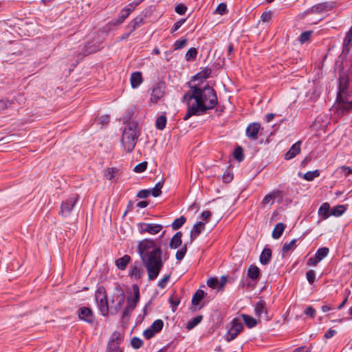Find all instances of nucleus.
Returning <instances> with one entry per match:
<instances>
[{"label": "nucleus", "mask_w": 352, "mask_h": 352, "mask_svg": "<svg viewBox=\"0 0 352 352\" xmlns=\"http://www.w3.org/2000/svg\"><path fill=\"white\" fill-rule=\"evenodd\" d=\"M183 100L188 106L187 113L184 117V120H187L192 116H199L213 109L217 103V96L210 86L204 88L194 86L191 87V91L184 95Z\"/></svg>", "instance_id": "obj_1"}, {"label": "nucleus", "mask_w": 352, "mask_h": 352, "mask_svg": "<svg viewBox=\"0 0 352 352\" xmlns=\"http://www.w3.org/2000/svg\"><path fill=\"white\" fill-rule=\"evenodd\" d=\"M138 252L147 271L148 280H155L164 266L162 249L154 240L144 239L138 243Z\"/></svg>", "instance_id": "obj_2"}, {"label": "nucleus", "mask_w": 352, "mask_h": 352, "mask_svg": "<svg viewBox=\"0 0 352 352\" xmlns=\"http://www.w3.org/2000/svg\"><path fill=\"white\" fill-rule=\"evenodd\" d=\"M139 133L138 125L135 122H129L124 127L122 133L121 142L125 150L130 153L133 151Z\"/></svg>", "instance_id": "obj_3"}, {"label": "nucleus", "mask_w": 352, "mask_h": 352, "mask_svg": "<svg viewBox=\"0 0 352 352\" xmlns=\"http://www.w3.org/2000/svg\"><path fill=\"white\" fill-rule=\"evenodd\" d=\"M95 300L102 316H107L109 305L107 302V292L104 287L100 286L95 293Z\"/></svg>", "instance_id": "obj_4"}, {"label": "nucleus", "mask_w": 352, "mask_h": 352, "mask_svg": "<svg viewBox=\"0 0 352 352\" xmlns=\"http://www.w3.org/2000/svg\"><path fill=\"white\" fill-rule=\"evenodd\" d=\"M79 196L77 195H72L68 199L62 201L60 204V209L59 211V214L63 217H67L70 216L72 210H74L75 206L78 201Z\"/></svg>", "instance_id": "obj_5"}, {"label": "nucleus", "mask_w": 352, "mask_h": 352, "mask_svg": "<svg viewBox=\"0 0 352 352\" xmlns=\"http://www.w3.org/2000/svg\"><path fill=\"white\" fill-rule=\"evenodd\" d=\"M123 340L122 334L118 331H114L109 340L106 352H122L120 344Z\"/></svg>", "instance_id": "obj_6"}, {"label": "nucleus", "mask_w": 352, "mask_h": 352, "mask_svg": "<svg viewBox=\"0 0 352 352\" xmlns=\"http://www.w3.org/2000/svg\"><path fill=\"white\" fill-rule=\"evenodd\" d=\"M283 192L279 190H274L267 195H266L261 202L262 208L270 207L273 205L274 200L278 199V202L280 204L283 201Z\"/></svg>", "instance_id": "obj_7"}, {"label": "nucleus", "mask_w": 352, "mask_h": 352, "mask_svg": "<svg viewBox=\"0 0 352 352\" xmlns=\"http://www.w3.org/2000/svg\"><path fill=\"white\" fill-rule=\"evenodd\" d=\"M231 327L225 336V339L227 342H230L234 340L243 329V324L237 318L233 319L231 322Z\"/></svg>", "instance_id": "obj_8"}, {"label": "nucleus", "mask_w": 352, "mask_h": 352, "mask_svg": "<svg viewBox=\"0 0 352 352\" xmlns=\"http://www.w3.org/2000/svg\"><path fill=\"white\" fill-rule=\"evenodd\" d=\"M163 228L161 224L140 223L138 224L139 232L142 234L148 233L154 235L159 233Z\"/></svg>", "instance_id": "obj_9"}, {"label": "nucleus", "mask_w": 352, "mask_h": 352, "mask_svg": "<svg viewBox=\"0 0 352 352\" xmlns=\"http://www.w3.org/2000/svg\"><path fill=\"white\" fill-rule=\"evenodd\" d=\"M334 7L333 3L323 2L313 6L306 12L299 14L300 18H303L309 13H321L331 10Z\"/></svg>", "instance_id": "obj_10"}, {"label": "nucleus", "mask_w": 352, "mask_h": 352, "mask_svg": "<svg viewBox=\"0 0 352 352\" xmlns=\"http://www.w3.org/2000/svg\"><path fill=\"white\" fill-rule=\"evenodd\" d=\"M165 85L164 83L155 85L151 91L150 102L156 104L164 95Z\"/></svg>", "instance_id": "obj_11"}, {"label": "nucleus", "mask_w": 352, "mask_h": 352, "mask_svg": "<svg viewBox=\"0 0 352 352\" xmlns=\"http://www.w3.org/2000/svg\"><path fill=\"white\" fill-rule=\"evenodd\" d=\"M144 270L138 261L134 262L131 266L129 275L131 278L138 280L144 275Z\"/></svg>", "instance_id": "obj_12"}, {"label": "nucleus", "mask_w": 352, "mask_h": 352, "mask_svg": "<svg viewBox=\"0 0 352 352\" xmlns=\"http://www.w3.org/2000/svg\"><path fill=\"white\" fill-rule=\"evenodd\" d=\"M261 129V124L257 122L250 124L246 129V135L248 138L256 140L258 138V133Z\"/></svg>", "instance_id": "obj_13"}, {"label": "nucleus", "mask_w": 352, "mask_h": 352, "mask_svg": "<svg viewBox=\"0 0 352 352\" xmlns=\"http://www.w3.org/2000/svg\"><path fill=\"white\" fill-rule=\"evenodd\" d=\"M109 120L110 118L108 115L98 116L94 119L91 126L96 131H98L103 126H107L109 124Z\"/></svg>", "instance_id": "obj_14"}, {"label": "nucleus", "mask_w": 352, "mask_h": 352, "mask_svg": "<svg viewBox=\"0 0 352 352\" xmlns=\"http://www.w3.org/2000/svg\"><path fill=\"white\" fill-rule=\"evenodd\" d=\"M144 18L145 16L142 14L137 16L129 23L126 28L129 30V34H131L138 28L144 23Z\"/></svg>", "instance_id": "obj_15"}, {"label": "nucleus", "mask_w": 352, "mask_h": 352, "mask_svg": "<svg viewBox=\"0 0 352 352\" xmlns=\"http://www.w3.org/2000/svg\"><path fill=\"white\" fill-rule=\"evenodd\" d=\"M255 314L258 317L267 318V308L265 302L263 300H260L256 302L254 307Z\"/></svg>", "instance_id": "obj_16"}, {"label": "nucleus", "mask_w": 352, "mask_h": 352, "mask_svg": "<svg viewBox=\"0 0 352 352\" xmlns=\"http://www.w3.org/2000/svg\"><path fill=\"white\" fill-rule=\"evenodd\" d=\"M300 141H298L294 144L290 149L285 153V159L289 160L296 156L300 152Z\"/></svg>", "instance_id": "obj_17"}, {"label": "nucleus", "mask_w": 352, "mask_h": 352, "mask_svg": "<svg viewBox=\"0 0 352 352\" xmlns=\"http://www.w3.org/2000/svg\"><path fill=\"white\" fill-rule=\"evenodd\" d=\"M142 76L140 72H133L130 77V82L132 88H138L142 82Z\"/></svg>", "instance_id": "obj_18"}, {"label": "nucleus", "mask_w": 352, "mask_h": 352, "mask_svg": "<svg viewBox=\"0 0 352 352\" xmlns=\"http://www.w3.org/2000/svg\"><path fill=\"white\" fill-rule=\"evenodd\" d=\"M205 229V223L199 221L194 225L190 232V241H192Z\"/></svg>", "instance_id": "obj_19"}, {"label": "nucleus", "mask_w": 352, "mask_h": 352, "mask_svg": "<svg viewBox=\"0 0 352 352\" xmlns=\"http://www.w3.org/2000/svg\"><path fill=\"white\" fill-rule=\"evenodd\" d=\"M131 261L129 255H124L117 259L115 262L116 267L120 270H124Z\"/></svg>", "instance_id": "obj_20"}, {"label": "nucleus", "mask_w": 352, "mask_h": 352, "mask_svg": "<svg viewBox=\"0 0 352 352\" xmlns=\"http://www.w3.org/2000/svg\"><path fill=\"white\" fill-rule=\"evenodd\" d=\"M272 258V251L270 248H264L260 256V262L263 265H267Z\"/></svg>", "instance_id": "obj_21"}, {"label": "nucleus", "mask_w": 352, "mask_h": 352, "mask_svg": "<svg viewBox=\"0 0 352 352\" xmlns=\"http://www.w3.org/2000/svg\"><path fill=\"white\" fill-rule=\"evenodd\" d=\"M182 233L177 232L171 239L170 242V247L173 249H176L182 245Z\"/></svg>", "instance_id": "obj_22"}, {"label": "nucleus", "mask_w": 352, "mask_h": 352, "mask_svg": "<svg viewBox=\"0 0 352 352\" xmlns=\"http://www.w3.org/2000/svg\"><path fill=\"white\" fill-rule=\"evenodd\" d=\"M248 276L252 280H256L258 278L260 275L259 268L254 265H251L248 269Z\"/></svg>", "instance_id": "obj_23"}, {"label": "nucleus", "mask_w": 352, "mask_h": 352, "mask_svg": "<svg viewBox=\"0 0 352 352\" xmlns=\"http://www.w3.org/2000/svg\"><path fill=\"white\" fill-rule=\"evenodd\" d=\"M285 228V225L283 223H278L272 231V237L274 239H279L283 234Z\"/></svg>", "instance_id": "obj_24"}, {"label": "nucleus", "mask_w": 352, "mask_h": 352, "mask_svg": "<svg viewBox=\"0 0 352 352\" xmlns=\"http://www.w3.org/2000/svg\"><path fill=\"white\" fill-rule=\"evenodd\" d=\"M113 298H116V300H117V302H118L117 305L114 307L112 305H111L110 307L111 308L113 307L115 311L117 312L122 307V305L124 302L125 296H124V293H120V294H117L114 295Z\"/></svg>", "instance_id": "obj_25"}, {"label": "nucleus", "mask_w": 352, "mask_h": 352, "mask_svg": "<svg viewBox=\"0 0 352 352\" xmlns=\"http://www.w3.org/2000/svg\"><path fill=\"white\" fill-rule=\"evenodd\" d=\"M164 181H160L157 182L155 186L151 189H148L150 190L151 195H152L153 197H157L160 195L162 191L161 189L163 186Z\"/></svg>", "instance_id": "obj_26"}, {"label": "nucleus", "mask_w": 352, "mask_h": 352, "mask_svg": "<svg viewBox=\"0 0 352 352\" xmlns=\"http://www.w3.org/2000/svg\"><path fill=\"white\" fill-rule=\"evenodd\" d=\"M118 172V169L113 167H109L106 169L104 173V176L108 180L114 179L116 174Z\"/></svg>", "instance_id": "obj_27"}, {"label": "nucleus", "mask_w": 352, "mask_h": 352, "mask_svg": "<svg viewBox=\"0 0 352 352\" xmlns=\"http://www.w3.org/2000/svg\"><path fill=\"white\" fill-rule=\"evenodd\" d=\"M204 296V292L201 289H198L193 295L192 298V304L193 305H198L200 301Z\"/></svg>", "instance_id": "obj_28"}, {"label": "nucleus", "mask_w": 352, "mask_h": 352, "mask_svg": "<svg viewBox=\"0 0 352 352\" xmlns=\"http://www.w3.org/2000/svg\"><path fill=\"white\" fill-rule=\"evenodd\" d=\"M241 317L245 322V324L249 327L252 328L256 325L257 322L255 318L253 317L247 315V314H242Z\"/></svg>", "instance_id": "obj_29"}, {"label": "nucleus", "mask_w": 352, "mask_h": 352, "mask_svg": "<svg viewBox=\"0 0 352 352\" xmlns=\"http://www.w3.org/2000/svg\"><path fill=\"white\" fill-rule=\"evenodd\" d=\"M329 204L327 202L325 203H323L319 210H318V214L321 216L323 217L324 219H327L329 217Z\"/></svg>", "instance_id": "obj_30"}, {"label": "nucleus", "mask_w": 352, "mask_h": 352, "mask_svg": "<svg viewBox=\"0 0 352 352\" xmlns=\"http://www.w3.org/2000/svg\"><path fill=\"white\" fill-rule=\"evenodd\" d=\"M166 124V117L164 115H161L157 117L155 122L156 128L159 130H163Z\"/></svg>", "instance_id": "obj_31"}, {"label": "nucleus", "mask_w": 352, "mask_h": 352, "mask_svg": "<svg viewBox=\"0 0 352 352\" xmlns=\"http://www.w3.org/2000/svg\"><path fill=\"white\" fill-rule=\"evenodd\" d=\"M197 55V50L195 47L190 48L185 54V58L187 61L194 60Z\"/></svg>", "instance_id": "obj_32"}, {"label": "nucleus", "mask_w": 352, "mask_h": 352, "mask_svg": "<svg viewBox=\"0 0 352 352\" xmlns=\"http://www.w3.org/2000/svg\"><path fill=\"white\" fill-rule=\"evenodd\" d=\"M352 41V26L351 27L350 30L346 32V36L344 39L343 42V50H348V46Z\"/></svg>", "instance_id": "obj_33"}, {"label": "nucleus", "mask_w": 352, "mask_h": 352, "mask_svg": "<svg viewBox=\"0 0 352 352\" xmlns=\"http://www.w3.org/2000/svg\"><path fill=\"white\" fill-rule=\"evenodd\" d=\"M186 222V218L184 216H181L179 218H177L174 220L172 223L171 226L173 230H177L180 228Z\"/></svg>", "instance_id": "obj_34"}, {"label": "nucleus", "mask_w": 352, "mask_h": 352, "mask_svg": "<svg viewBox=\"0 0 352 352\" xmlns=\"http://www.w3.org/2000/svg\"><path fill=\"white\" fill-rule=\"evenodd\" d=\"M210 74L211 69L205 68L195 76V79H206L210 76Z\"/></svg>", "instance_id": "obj_35"}, {"label": "nucleus", "mask_w": 352, "mask_h": 352, "mask_svg": "<svg viewBox=\"0 0 352 352\" xmlns=\"http://www.w3.org/2000/svg\"><path fill=\"white\" fill-rule=\"evenodd\" d=\"M202 316H197L194 318L192 320L189 321L186 325L188 329H192L197 326L202 320Z\"/></svg>", "instance_id": "obj_36"}, {"label": "nucleus", "mask_w": 352, "mask_h": 352, "mask_svg": "<svg viewBox=\"0 0 352 352\" xmlns=\"http://www.w3.org/2000/svg\"><path fill=\"white\" fill-rule=\"evenodd\" d=\"M328 253L329 249L327 248H320L316 251L315 255L319 258V260L322 261L327 256Z\"/></svg>", "instance_id": "obj_37"}, {"label": "nucleus", "mask_w": 352, "mask_h": 352, "mask_svg": "<svg viewBox=\"0 0 352 352\" xmlns=\"http://www.w3.org/2000/svg\"><path fill=\"white\" fill-rule=\"evenodd\" d=\"M320 173L318 170L314 171H308L304 175V179L307 181H312L314 178L318 177Z\"/></svg>", "instance_id": "obj_38"}, {"label": "nucleus", "mask_w": 352, "mask_h": 352, "mask_svg": "<svg viewBox=\"0 0 352 352\" xmlns=\"http://www.w3.org/2000/svg\"><path fill=\"white\" fill-rule=\"evenodd\" d=\"M346 210V208L343 205H338L336 206L332 210V214L336 217L342 215Z\"/></svg>", "instance_id": "obj_39"}, {"label": "nucleus", "mask_w": 352, "mask_h": 352, "mask_svg": "<svg viewBox=\"0 0 352 352\" xmlns=\"http://www.w3.org/2000/svg\"><path fill=\"white\" fill-rule=\"evenodd\" d=\"M164 322L162 320H156L153 322L151 327L153 329L155 333L159 332L163 327Z\"/></svg>", "instance_id": "obj_40"}, {"label": "nucleus", "mask_w": 352, "mask_h": 352, "mask_svg": "<svg viewBox=\"0 0 352 352\" xmlns=\"http://www.w3.org/2000/svg\"><path fill=\"white\" fill-rule=\"evenodd\" d=\"M296 239H293L289 243H285L283 246V248H282V251L283 253H287L288 252L289 250H291L295 245L296 243Z\"/></svg>", "instance_id": "obj_41"}, {"label": "nucleus", "mask_w": 352, "mask_h": 352, "mask_svg": "<svg viewBox=\"0 0 352 352\" xmlns=\"http://www.w3.org/2000/svg\"><path fill=\"white\" fill-rule=\"evenodd\" d=\"M129 14L130 13L125 8H123L120 11L118 18L117 19L118 23H122L125 20V19H126L129 16Z\"/></svg>", "instance_id": "obj_42"}, {"label": "nucleus", "mask_w": 352, "mask_h": 352, "mask_svg": "<svg viewBox=\"0 0 352 352\" xmlns=\"http://www.w3.org/2000/svg\"><path fill=\"white\" fill-rule=\"evenodd\" d=\"M131 344L133 348L138 349L142 346L143 342L139 338L133 337L131 340Z\"/></svg>", "instance_id": "obj_43"}, {"label": "nucleus", "mask_w": 352, "mask_h": 352, "mask_svg": "<svg viewBox=\"0 0 352 352\" xmlns=\"http://www.w3.org/2000/svg\"><path fill=\"white\" fill-rule=\"evenodd\" d=\"M187 43V39L184 38L181 40H177L173 45L175 50L182 49Z\"/></svg>", "instance_id": "obj_44"}, {"label": "nucleus", "mask_w": 352, "mask_h": 352, "mask_svg": "<svg viewBox=\"0 0 352 352\" xmlns=\"http://www.w3.org/2000/svg\"><path fill=\"white\" fill-rule=\"evenodd\" d=\"M78 317L81 320L88 321V307H84L80 308Z\"/></svg>", "instance_id": "obj_45"}, {"label": "nucleus", "mask_w": 352, "mask_h": 352, "mask_svg": "<svg viewBox=\"0 0 352 352\" xmlns=\"http://www.w3.org/2000/svg\"><path fill=\"white\" fill-rule=\"evenodd\" d=\"M187 251L186 245H184L180 250L176 252V258L178 261H181L184 258Z\"/></svg>", "instance_id": "obj_46"}, {"label": "nucleus", "mask_w": 352, "mask_h": 352, "mask_svg": "<svg viewBox=\"0 0 352 352\" xmlns=\"http://www.w3.org/2000/svg\"><path fill=\"white\" fill-rule=\"evenodd\" d=\"M227 11V6L226 3H221L218 5L214 12L221 15L224 14Z\"/></svg>", "instance_id": "obj_47"}, {"label": "nucleus", "mask_w": 352, "mask_h": 352, "mask_svg": "<svg viewBox=\"0 0 352 352\" xmlns=\"http://www.w3.org/2000/svg\"><path fill=\"white\" fill-rule=\"evenodd\" d=\"M234 157L236 160L241 162L243 160V151L241 147L236 148L234 151Z\"/></svg>", "instance_id": "obj_48"}, {"label": "nucleus", "mask_w": 352, "mask_h": 352, "mask_svg": "<svg viewBox=\"0 0 352 352\" xmlns=\"http://www.w3.org/2000/svg\"><path fill=\"white\" fill-rule=\"evenodd\" d=\"M146 167H147V162H143L138 164V165H136L135 166L134 171L136 173H142L146 169Z\"/></svg>", "instance_id": "obj_49"}, {"label": "nucleus", "mask_w": 352, "mask_h": 352, "mask_svg": "<svg viewBox=\"0 0 352 352\" xmlns=\"http://www.w3.org/2000/svg\"><path fill=\"white\" fill-rule=\"evenodd\" d=\"M208 285L212 288H218L219 289V280L217 278H211L207 281Z\"/></svg>", "instance_id": "obj_50"}, {"label": "nucleus", "mask_w": 352, "mask_h": 352, "mask_svg": "<svg viewBox=\"0 0 352 352\" xmlns=\"http://www.w3.org/2000/svg\"><path fill=\"white\" fill-rule=\"evenodd\" d=\"M312 34V32L311 31H307V32H302L300 36V38H299V41L303 43L305 42H306L307 41H308L311 36V34Z\"/></svg>", "instance_id": "obj_51"}, {"label": "nucleus", "mask_w": 352, "mask_h": 352, "mask_svg": "<svg viewBox=\"0 0 352 352\" xmlns=\"http://www.w3.org/2000/svg\"><path fill=\"white\" fill-rule=\"evenodd\" d=\"M307 279L310 284H312L315 280L316 274L314 270H310L306 274Z\"/></svg>", "instance_id": "obj_52"}, {"label": "nucleus", "mask_w": 352, "mask_h": 352, "mask_svg": "<svg viewBox=\"0 0 352 352\" xmlns=\"http://www.w3.org/2000/svg\"><path fill=\"white\" fill-rule=\"evenodd\" d=\"M170 275L168 274V275L165 276L163 278H162L158 282V287H160L161 289L165 288L167 285V282L170 279Z\"/></svg>", "instance_id": "obj_53"}, {"label": "nucleus", "mask_w": 352, "mask_h": 352, "mask_svg": "<svg viewBox=\"0 0 352 352\" xmlns=\"http://www.w3.org/2000/svg\"><path fill=\"white\" fill-rule=\"evenodd\" d=\"M187 10V8L184 4H177L175 8V12L179 14H184Z\"/></svg>", "instance_id": "obj_54"}, {"label": "nucleus", "mask_w": 352, "mask_h": 352, "mask_svg": "<svg viewBox=\"0 0 352 352\" xmlns=\"http://www.w3.org/2000/svg\"><path fill=\"white\" fill-rule=\"evenodd\" d=\"M186 21V19H180L178 21H177L174 25H173L171 28V33H173L176 32Z\"/></svg>", "instance_id": "obj_55"}, {"label": "nucleus", "mask_w": 352, "mask_h": 352, "mask_svg": "<svg viewBox=\"0 0 352 352\" xmlns=\"http://www.w3.org/2000/svg\"><path fill=\"white\" fill-rule=\"evenodd\" d=\"M155 333H156L153 331V329L150 327L144 331L143 335L146 339H150L153 338Z\"/></svg>", "instance_id": "obj_56"}, {"label": "nucleus", "mask_w": 352, "mask_h": 352, "mask_svg": "<svg viewBox=\"0 0 352 352\" xmlns=\"http://www.w3.org/2000/svg\"><path fill=\"white\" fill-rule=\"evenodd\" d=\"M149 195H151L149 190H141L138 192L137 197L140 199H145L148 197Z\"/></svg>", "instance_id": "obj_57"}, {"label": "nucleus", "mask_w": 352, "mask_h": 352, "mask_svg": "<svg viewBox=\"0 0 352 352\" xmlns=\"http://www.w3.org/2000/svg\"><path fill=\"white\" fill-rule=\"evenodd\" d=\"M272 19V12L270 11L269 12H264L261 15V20L266 23L269 22Z\"/></svg>", "instance_id": "obj_58"}, {"label": "nucleus", "mask_w": 352, "mask_h": 352, "mask_svg": "<svg viewBox=\"0 0 352 352\" xmlns=\"http://www.w3.org/2000/svg\"><path fill=\"white\" fill-rule=\"evenodd\" d=\"M138 298H139V294L138 292L137 294L135 295V298L132 300V301L130 302L129 305L126 307V310H129V309L133 310L136 306Z\"/></svg>", "instance_id": "obj_59"}, {"label": "nucleus", "mask_w": 352, "mask_h": 352, "mask_svg": "<svg viewBox=\"0 0 352 352\" xmlns=\"http://www.w3.org/2000/svg\"><path fill=\"white\" fill-rule=\"evenodd\" d=\"M138 298H139V294L138 292L137 294L135 295V298L132 300V301L130 302L129 305L126 307V310H129V309L133 310L136 306Z\"/></svg>", "instance_id": "obj_60"}, {"label": "nucleus", "mask_w": 352, "mask_h": 352, "mask_svg": "<svg viewBox=\"0 0 352 352\" xmlns=\"http://www.w3.org/2000/svg\"><path fill=\"white\" fill-rule=\"evenodd\" d=\"M320 261V260H319V258L315 255L314 257H311L308 260L307 263L309 265L316 266Z\"/></svg>", "instance_id": "obj_61"}, {"label": "nucleus", "mask_w": 352, "mask_h": 352, "mask_svg": "<svg viewBox=\"0 0 352 352\" xmlns=\"http://www.w3.org/2000/svg\"><path fill=\"white\" fill-rule=\"evenodd\" d=\"M305 314H306V315L309 316H311V317L314 318V316H315V314H316V311H315V309L313 308V307H311V306H309V307L306 309V310H305Z\"/></svg>", "instance_id": "obj_62"}, {"label": "nucleus", "mask_w": 352, "mask_h": 352, "mask_svg": "<svg viewBox=\"0 0 352 352\" xmlns=\"http://www.w3.org/2000/svg\"><path fill=\"white\" fill-rule=\"evenodd\" d=\"M227 277L226 276H221L220 278V280H219V290L222 289L227 283Z\"/></svg>", "instance_id": "obj_63"}, {"label": "nucleus", "mask_w": 352, "mask_h": 352, "mask_svg": "<svg viewBox=\"0 0 352 352\" xmlns=\"http://www.w3.org/2000/svg\"><path fill=\"white\" fill-rule=\"evenodd\" d=\"M311 347L301 346L296 349L294 352H310Z\"/></svg>", "instance_id": "obj_64"}]
</instances>
